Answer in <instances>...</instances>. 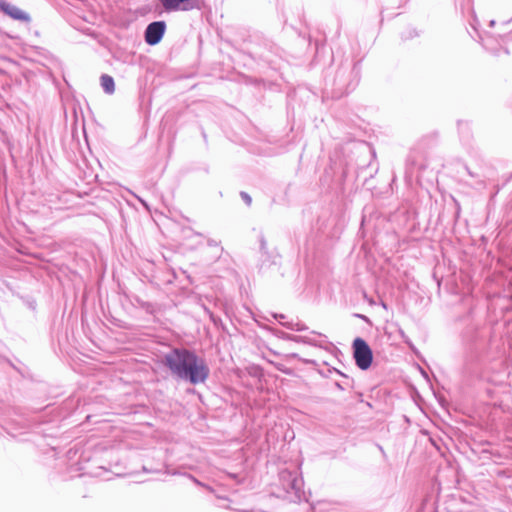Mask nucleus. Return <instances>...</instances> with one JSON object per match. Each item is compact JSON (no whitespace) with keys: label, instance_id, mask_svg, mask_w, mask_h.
<instances>
[{"label":"nucleus","instance_id":"1","mask_svg":"<svg viewBox=\"0 0 512 512\" xmlns=\"http://www.w3.org/2000/svg\"><path fill=\"white\" fill-rule=\"evenodd\" d=\"M163 364L171 374L192 385L204 383L210 374V369L204 359L186 348H173L163 357Z\"/></svg>","mask_w":512,"mask_h":512},{"label":"nucleus","instance_id":"2","mask_svg":"<svg viewBox=\"0 0 512 512\" xmlns=\"http://www.w3.org/2000/svg\"><path fill=\"white\" fill-rule=\"evenodd\" d=\"M361 76V63L360 61H351L346 59L341 62L335 74V84L339 89H344L346 92L353 90L359 83Z\"/></svg>","mask_w":512,"mask_h":512},{"label":"nucleus","instance_id":"3","mask_svg":"<svg viewBox=\"0 0 512 512\" xmlns=\"http://www.w3.org/2000/svg\"><path fill=\"white\" fill-rule=\"evenodd\" d=\"M279 481L283 490L289 495L291 501H301L304 497L303 479L297 472L283 470L279 473Z\"/></svg>","mask_w":512,"mask_h":512},{"label":"nucleus","instance_id":"4","mask_svg":"<svg viewBox=\"0 0 512 512\" xmlns=\"http://www.w3.org/2000/svg\"><path fill=\"white\" fill-rule=\"evenodd\" d=\"M352 349L357 367L367 370L373 361V352L368 343L363 338L357 337L353 340Z\"/></svg>","mask_w":512,"mask_h":512},{"label":"nucleus","instance_id":"5","mask_svg":"<svg viewBox=\"0 0 512 512\" xmlns=\"http://www.w3.org/2000/svg\"><path fill=\"white\" fill-rule=\"evenodd\" d=\"M165 12L200 10L203 0H158Z\"/></svg>","mask_w":512,"mask_h":512},{"label":"nucleus","instance_id":"6","mask_svg":"<svg viewBox=\"0 0 512 512\" xmlns=\"http://www.w3.org/2000/svg\"><path fill=\"white\" fill-rule=\"evenodd\" d=\"M166 31L165 21H154L147 25L144 31V39L148 45H157Z\"/></svg>","mask_w":512,"mask_h":512},{"label":"nucleus","instance_id":"7","mask_svg":"<svg viewBox=\"0 0 512 512\" xmlns=\"http://www.w3.org/2000/svg\"><path fill=\"white\" fill-rule=\"evenodd\" d=\"M0 11L14 20H18L24 23H29L31 21V17L28 13L4 0L0 1Z\"/></svg>","mask_w":512,"mask_h":512},{"label":"nucleus","instance_id":"8","mask_svg":"<svg viewBox=\"0 0 512 512\" xmlns=\"http://www.w3.org/2000/svg\"><path fill=\"white\" fill-rule=\"evenodd\" d=\"M100 83L101 87L103 88L104 92L107 94H112L115 91V82L112 76L108 74H103L100 77Z\"/></svg>","mask_w":512,"mask_h":512},{"label":"nucleus","instance_id":"9","mask_svg":"<svg viewBox=\"0 0 512 512\" xmlns=\"http://www.w3.org/2000/svg\"><path fill=\"white\" fill-rule=\"evenodd\" d=\"M277 336L281 337L282 339L291 340V341H295L298 343L302 342V343H307V344H314V342L306 336H297V335H293V334H288L283 331H279L277 333Z\"/></svg>","mask_w":512,"mask_h":512},{"label":"nucleus","instance_id":"10","mask_svg":"<svg viewBox=\"0 0 512 512\" xmlns=\"http://www.w3.org/2000/svg\"><path fill=\"white\" fill-rule=\"evenodd\" d=\"M260 253H261V264L260 270H262L265 266H267V259L269 258L268 250H267V242L263 235L260 236Z\"/></svg>","mask_w":512,"mask_h":512},{"label":"nucleus","instance_id":"11","mask_svg":"<svg viewBox=\"0 0 512 512\" xmlns=\"http://www.w3.org/2000/svg\"><path fill=\"white\" fill-rule=\"evenodd\" d=\"M458 132L463 140L468 141L470 137V125L466 121H458Z\"/></svg>","mask_w":512,"mask_h":512},{"label":"nucleus","instance_id":"12","mask_svg":"<svg viewBox=\"0 0 512 512\" xmlns=\"http://www.w3.org/2000/svg\"><path fill=\"white\" fill-rule=\"evenodd\" d=\"M281 325L286 327L287 329L294 330V331H305L307 330V326L301 322H281Z\"/></svg>","mask_w":512,"mask_h":512},{"label":"nucleus","instance_id":"13","mask_svg":"<svg viewBox=\"0 0 512 512\" xmlns=\"http://www.w3.org/2000/svg\"><path fill=\"white\" fill-rule=\"evenodd\" d=\"M418 36L417 31L414 28H408L405 32L402 33V39L407 40L413 37Z\"/></svg>","mask_w":512,"mask_h":512},{"label":"nucleus","instance_id":"14","mask_svg":"<svg viewBox=\"0 0 512 512\" xmlns=\"http://www.w3.org/2000/svg\"><path fill=\"white\" fill-rule=\"evenodd\" d=\"M240 196H241L242 200L245 202L246 205H248V206L251 205L252 198H251V196L248 193L242 191V192H240Z\"/></svg>","mask_w":512,"mask_h":512},{"label":"nucleus","instance_id":"15","mask_svg":"<svg viewBox=\"0 0 512 512\" xmlns=\"http://www.w3.org/2000/svg\"><path fill=\"white\" fill-rule=\"evenodd\" d=\"M207 244L211 247H217L219 246V242H217L216 240L214 239H208L207 240Z\"/></svg>","mask_w":512,"mask_h":512},{"label":"nucleus","instance_id":"16","mask_svg":"<svg viewBox=\"0 0 512 512\" xmlns=\"http://www.w3.org/2000/svg\"><path fill=\"white\" fill-rule=\"evenodd\" d=\"M139 304L141 305L142 308L146 309L147 311L150 310V307H151L150 303L141 301V302H139Z\"/></svg>","mask_w":512,"mask_h":512},{"label":"nucleus","instance_id":"17","mask_svg":"<svg viewBox=\"0 0 512 512\" xmlns=\"http://www.w3.org/2000/svg\"><path fill=\"white\" fill-rule=\"evenodd\" d=\"M272 316H273V318H275L277 320L285 318L284 314H278V313H273Z\"/></svg>","mask_w":512,"mask_h":512},{"label":"nucleus","instance_id":"18","mask_svg":"<svg viewBox=\"0 0 512 512\" xmlns=\"http://www.w3.org/2000/svg\"><path fill=\"white\" fill-rule=\"evenodd\" d=\"M189 478H190L194 483H196L197 485H199V486H203V484H202L199 480H197L194 476L189 475Z\"/></svg>","mask_w":512,"mask_h":512},{"label":"nucleus","instance_id":"19","mask_svg":"<svg viewBox=\"0 0 512 512\" xmlns=\"http://www.w3.org/2000/svg\"><path fill=\"white\" fill-rule=\"evenodd\" d=\"M356 317L360 318V319H363L364 321L366 322H369V318L365 315H362V314H355Z\"/></svg>","mask_w":512,"mask_h":512},{"label":"nucleus","instance_id":"20","mask_svg":"<svg viewBox=\"0 0 512 512\" xmlns=\"http://www.w3.org/2000/svg\"><path fill=\"white\" fill-rule=\"evenodd\" d=\"M480 42L482 43L484 48L488 49V45H487L485 39L482 36H480Z\"/></svg>","mask_w":512,"mask_h":512},{"label":"nucleus","instance_id":"21","mask_svg":"<svg viewBox=\"0 0 512 512\" xmlns=\"http://www.w3.org/2000/svg\"><path fill=\"white\" fill-rule=\"evenodd\" d=\"M337 387L340 388L341 390H344L346 388V386H348V383H344V384H340V383H336Z\"/></svg>","mask_w":512,"mask_h":512},{"label":"nucleus","instance_id":"22","mask_svg":"<svg viewBox=\"0 0 512 512\" xmlns=\"http://www.w3.org/2000/svg\"><path fill=\"white\" fill-rule=\"evenodd\" d=\"M494 25H495V21L494 20L490 21V26H494Z\"/></svg>","mask_w":512,"mask_h":512},{"label":"nucleus","instance_id":"23","mask_svg":"<svg viewBox=\"0 0 512 512\" xmlns=\"http://www.w3.org/2000/svg\"><path fill=\"white\" fill-rule=\"evenodd\" d=\"M465 363H466V365L468 366V364H469L468 359H465Z\"/></svg>","mask_w":512,"mask_h":512},{"label":"nucleus","instance_id":"24","mask_svg":"<svg viewBox=\"0 0 512 512\" xmlns=\"http://www.w3.org/2000/svg\"><path fill=\"white\" fill-rule=\"evenodd\" d=\"M436 512H441V511L437 510Z\"/></svg>","mask_w":512,"mask_h":512}]
</instances>
